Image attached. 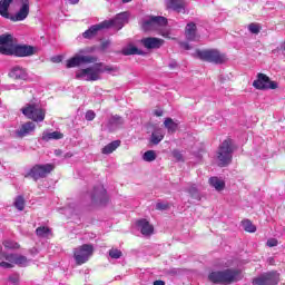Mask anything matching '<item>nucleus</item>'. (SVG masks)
<instances>
[{
    "label": "nucleus",
    "mask_w": 285,
    "mask_h": 285,
    "mask_svg": "<svg viewBox=\"0 0 285 285\" xmlns=\"http://www.w3.org/2000/svg\"><path fill=\"white\" fill-rule=\"evenodd\" d=\"M30 14V0H1L0 16L11 21H26Z\"/></svg>",
    "instance_id": "1"
},
{
    "label": "nucleus",
    "mask_w": 285,
    "mask_h": 285,
    "mask_svg": "<svg viewBox=\"0 0 285 285\" xmlns=\"http://www.w3.org/2000/svg\"><path fill=\"white\" fill-rule=\"evenodd\" d=\"M126 23H128V12H121L116 14L114 19L104 20L98 24H92L82 33V37L83 39H95V37L99 35L100 30H108L109 28L121 30Z\"/></svg>",
    "instance_id": "2"
},
{
    "label": "nucleus",
    "mask_w": 285,
    "mask_h": 285,
    "mask_svg": "<svg viewBox=\"0 0 285 285\" xmlns=\"http://www.w3.org/2000/svg\"><path fill=\"white\" fill-rule=\"evenodd\" d=\"M242 279H244V274L242 269L237 268L215 271L208 274V281L212 284H236V282H242Z\"/></svg>",
    "instance_id": "3"
},
{
    "label": "nucleus",
    "mask_w": 285,
    "mask_h": 285,
    "mask_svg": "<svg viewBox=\"0 0 285 285\" xmlns=\"http://www.w3.org/2000/svg\"><path fill=\"white\" fill-rule=\"evenodd\" d=\"M112 68L105 67L104 63H95L88 68L76 71V79L80 81H99L101 72H111Z\"/></svg>",
    "instance_id": "4"
},
{
    "label": "nucleus",
    "mask_w": 285,
    "mask_h": 285,
    "mask_svg": "<svg viewBox=\"0 0 285 285\" xmlns=\"http://www.w3.org/2000/svg\"><path fill=\"white\" fill-rule=\"evenodd\" d=\"M233 153H235V147L233 146V139H225L217 151L218 166L225 168L233 161Z\"/></svg>",
    "instance_id": "5"
},
{
    "label": "nucleus",
    "mask_w": 285,
    "mask_h": 285,
    "mask_svg": "<svg viewBox=\"0 0 285 285\" xmlns=\"http://www.w3.org/2000/svg\"><path fill=\"white\" fill-rule=\"evenodd\" d=\"M95 253V246L92 244H83L79 246L78 248L73 249V258L77 264V266H81L92 257V254Z\"/></svg>",
    "instance_id": "6"
},
{
    "label": "nucleus",
    "mask_w": 285,
    "mask_h": 285,
    "mask_svg": "<svg viewBox=\"0 0 285 285\" xmlns=\"http://www.w3.org/2000/svg\"><path fill=\"white\" fill-rule=\"evenodd\" d=\"M196 55L202 61H207L208 63L219 65L226 61V56L217 49L197 50Z\"/></svg>",
    "instance_id": "7"
},
{
    "label": "nucleus",
    "mask_w": 285,
    "mask_h": 285,
    "mask_svg": "<svg viewBox=\"0 0 285 285\" xmlns=\"http://www.w3.org/2000/svg\"><path fill=\"white\" fill-rule=\"evenodd\" d=\"M82 63H97V57L86 55V49H81L79 53L67 60V68H77Z\"/></svg>",
    "instance_id": "8"
},
{
    "label": "nucleus",
    "mask_w": 285,
    "mask_h": 285,
    "mask_svg": "<svg viewBox=\"0 0 285 285\" xmlns=\"http://www.w3.org/2000/svg\"><path fill=\"white\" fill-rule=\"evenodd\" d=\"M21 111L24 117L32 121L41 122L46 119V110L39 105H27Z\"/></svg>",
    "instance_id": "9"
},
{
    "label": "nucleus",
    "mask_w": 285,
    "mask_h": 285,
    "mask_svg": "<svg viewBox=\"0 0 285 285\" xmlns=\"http://www.w3.org/2000/svg\"><path fill=\"white\" fill-rule=\"evenodd\" d=\"M55 170V165L46 164V165H35L24 177H31L32 179H43L48 177Z\"/></svg>",
    "instance_id": "10"
},
{
    "label": "nucleus",
    "mask_w": 285,
    "mask_h": 285,
    "mask_svg": "<svg viewBox=\"0 0 285 285\" xmlns=\"http://www.w3.org/2000/svg\"><path fill=\"white\" fill-rule=\"evenodd\" d=\"M91 204L95 206H106L110 198L108 197V191L104 185H97L92 188L91 194Z\"/></svg>",
    "instance_id": "11"
},
{
    "label": "nucleus",
    "mask_w": 285,
    "mask_h": 285,
    "mask_svg": "<svg viewBox=\"0 0 285 285\" xmlns=\"http://www.w3.org/2000/svg\"><path fill=\"white\" fill-rule=\"evenodd\" d=\"M279 284V273L272 271L263 273L252 279V285H277Z\"/></svg>",
    "instance_id": "12"
},
{
    "label": "nucleus",
    "mask_w": 285,
    "mask_h": 285,
    "mask_svg": "<svg viewBox=\"0 0 285 285\" xmlns=\"http://www.w3.org/2000/svg\"><path fill=\"white\" fill-rule=\"evenodd\" d=\"M256 90H277L278 85L275 81H272L268 76L265 73H257V79L253 82Z\"/></svg>",
    "instance_id": "13"
},
{
    "label": "nucleus",
    "mask_w": 285,
    "mask_h": 285,
    "mask_svg": "<svg viewBox=\"0 0 285 285\" xmlns=\"http://www.w3.org/2000/svg\"><path fill=\"white\" fill-rule=\"evenodd\" d=\"M32 55H35V47L30 45H13L7 56L32 57Z\"/></svg>",
    "instance_id": "14"
},
{
    "label": "nucleus",
    "mask_w": 285,
    "mask_h": 285,
    "mask_svg": "<svg viewBox=\"0 0 285 285\" xmlns=\"http://www.w3.org/2000/svg\"><path fill=\"white\" fill-rule=\"evenodd\" d=\"M126 124L124 118L119 115L111 116L107 122L102 124V128L105 130H108L109 132H115V130H118V128H121Z\"/></svg>",
    "instance_id": "15"
},
{
    "label": "nucleus",
    "mask_w": 285,
    "mask_h": 285,
    "mask_svg": "<svg viewBox=\"0 0 285 285\" xmlns=\"http://www.w3.org/2000/svg\"><path fill=\"white\" fill-rule=\"evenodd\" d=\"M140 43L147 50H157V49H159L160 47L164 46V39L155 38V37H148V38H142L140 40Z\"/></svg>",
    "instance_id": "16"
},
{
    "label": "nucleus",
    "mask_w": 285,
    "mask_h": 285,
    "mask_svg": "<svg viewBox=\"0 0 285 285\" xmlns=\"http://www.w3.org/2000/svg\"><path fill=\"white\" fill-rule=\"evenodd\" d=\"M12 36L11 35H1L0 36V55H9L13 48Z\"/></svg>",
    "instance_id": "17"
},
{
    "label": "nucleus",
    "mask_w": 285,
    "mask_h": 285,
    "mask_svg": "<svg viewBox=\"0 0 285 285\" xmlns=\"http://www.w3.org/2000/svg\"><path fill=\"white\" fill-rule=\"evenodd\" d=\"M37 126L32 121H28L21 126L18 130H16V136L19 137V139H23V137H28V135H32L35 132V129Z\"/></svg>",
    "instance_id": "18"
},
{
    "label": "nucleus",
    "mask_w": 285,
    "mask_h": 285,
    "mask_svg": "<svg viewBox=\"0 0 285 285\" xmlns=\"http://www.w3.org/2000/svg\"><path fill=\"white\" fill-rule=\"evenodd\" d=\"M136 224H137V227L140 228L141 235H145L146 237L155 233V227L150 225V222H148L146 218L137 220Z\"/></svg>",
    "instance_id": "19"
},
{
    "label": "nucleus",
    "mask_w": 285,
    "mask_h": 285,
    "mask_svg": "<svg viewBox=\"0 0 285 285\" xmlns=\"http://www.w3.org/2000/svg\"><path fill=\"white\" fill-rule=\"evenodd\" d=\"M9 77H11V79H22L26 81L28 79V72L22 67L16 66L10 70Z\"/></svg>",
    "instance_id": "20"
},
{
    "label": "nucleus",
    "mask_w": 285,
    "mask_h": 285,
    "mask_svg": "<svg viewBox=\"0 0 285 285\" xmlns=\"http://www.w3.org/2000/svg\"><path fill=\"white\" fill-rule=\"evenodd\" d=\"M185 36L187 41H197V24L194 22L187 23L185 28Z\"/></svg>",
    "instance_id": "21"
},
{
    "label": "nucleus",
    "mask_w": 285,
    "mask_h": 285,
    "mask_svg": "<svg viewBox=\"0 0 285 285\" xmlns=\"http://www.w3.org/2000/svg\"><path fill=\"white\" fill-rule=\"evenodd\" d=\"M166 6L168 10H174V12H184V0H166Z\"/></svg>",
    "instance_id": "22"
},
{
    "label": "nucleus",
    "mask_w": 285,
    "mask_h": 285,
    "mask_svg": "<svg viewBox=\"0 0 285 285\" xmlns=\"http://www.w3.org/2000/svg\"><path fill=\"white\" fill-rule=\"evenodd\" d=\"M121 52L125 57H130V55H140V56L146 55V52H144V50H141L132 45H129V46L122 48Z\"/></svg>",
    "instance_id": "23"
},
{
    "label": "nucleus",
    "mask_w": 285,
    "mask_h": 285,
    "mask_svg": "<svg viewBox=\"0 0 285 285\" xmlns=\"http://www.w3.org/2000/svg\"><path fill=\"white\" fill-rule=\"evenodd\" d=\"M119 146H121V140H114L105 146L101 153L102 155H111V153H115Z\"/></svg>",
    "instance_id": "24"
},
{
    "label": "nucleus",
    "mask_w": 285,
    "mask_h": 285,
    "mask_svg": "<svg viewBox=\"0 0 285 285\" xmlns=\"http://www.w3.org/2000/svg\"><path fill=\"white\" fill-rule=\"evenodd\" d=\"M52 139H63V134H61V131H53V132H49V131H45L42 134V141H50Z\"/></svg>",
    "instance_id": "25"
},
{
    "label": "nucleus",
    "mask_w": 285,
    "mask_h": 285,
    "mask_svg": "<svg viewBox=\"0 0 285 285\" xmlns=\"http://www.w3.org/2000/svg\"><path fill=\"white\" fill-rule=\"evenodd\" d=\"M209 186H212V188H215L217 193H222V190L226 188V183L223 179H209Z\"/></svg>",
    "instance_id": "26"
},
{
    "label": "nucleus",
    "mask_w": 285,
    "mask_h": 285,
    "mask_svg": "<svg viewBox=\"0 0 285 285\" xmlns=\"http://www.w3.org/2000/svg\"><path fill=\"white\" fill-rule=\"evenodd\" d=\"M2 245L8 250H19L21 248V245H19V243L11 240V239L3 240Z\"/></svg>",
    "instance_id": "27"
},
{
    "label": "nucleus",
    "mask_w": 285,
    "mask_h": 285,
    "mask_svg": "<svg viewBox=\"0 0 285 285\" xmlns=\"http://www.w3.org/2000/svg\"><path fill=\"white\" fill-rule=\"evenodd\" d=\"M242 226L246 233H255L257 227L250 222V219L242 220Z\"/></svg>",
    "instance_id": "28"
},
{
    "label": "nucleus",
    "mask_w": 285,
    "mask_h": 285,
    "mask_svg": "<svg viewBox=\"0 0 285 285\" xmlns=\"http://www.w3.org/2000/svg\"><path fill=\"white\" fill-rule=\"evenodd\" d=\"M164 139V131L161 129H157L151 134V144H159Z\"/></svg>",
    "instance_id": "29"
},
{
    "label": "nucleus",
    "mask_w": 285,
    "mask_h": 285,
    "mask_svg": "<svg viewBox=\"0 0 285 285\" xmlns=\"http://www.w3.org/2000/svg\"><path fill=\"white\" fill-rule=\"evenodd\" d=\"M164 124H165V128H167L168 132H175L178 128L177 122L173 121V118H166Z\"/></svg>",
    "instance_id": "30"
},
{
    "label": "nucleus",
    "mask_w": 285,
    "mask_h": 285,
    "mask_svg": "<svg viewBox=\"0 0 285 285\" xmlns=\"http://www.w3.org/2000/svg\"><path fill=\"white\" fill-rule=\"evenodd\" d=\"M52 230L49 227L40 226L36 229L37 237H48Z\"/></svg>",
    "instance_id": "31"
},
{
    "label": "nucleus",
    "mask_w": 285,
    "mask_h": 285,
    "mask_svg": "<svg viewBox=\"0 0 285 285\" xmlns=\"http://www.w3.org/2000/svg\"><path fill=\"white\" fill-rule=\"evenodd\" d=\"M142 30L148 32V30H154L155 28V22L153 21V16L149 17L148 19L142 20L141 23Z\"/></svg>",
    "instance_id": "32"
},
{
    "label": "nucleus",
    "mask_w": 285,
    "mask_h": 285,
    "mask_svg": "<svg viewBox=\"0 0 285 285\" xmlns=\"http://www.w3.org/2000/svg\"><path fill=\"white\" fill-rule=\"evenodd\" d=\"M151 18H153V22H154L155 28L157 26H166L168 23V19H166L165 17L151 16Z\"/></svg>",
    "instance_id": "33"
},
{
    "label": "nucleus",
    "mask_w": 285,
    "mask_h": 285,
    "mask_svg": "<svg viewBox=\"0 0 285 285\" xmlns=\"http://www.w3.org/2000/svg\"><path fill=\"white\" fill-rule=\"evenodd\" d=\"M13 206L17 208V210H23V208H26V199L23 196L16 197Z\"/></svg>",
    "instance_id": "34"
},
{
    "label": "nucleus",
    "mask_w": 285,
    "mask_h": 285,
    "mask_svg": "<svg viewBox=\"0 0 285 285\" xmlns=\"http://www.w3.org/2000/svg\"><path fill=\"white\" fill-rule=\"evenodd\" d=\"M17 266H27L28 265V257L23 255L16 254L14 263Z\"/></svg>",
    "instance_id": "35"
},
{
    "label": "nucleus",
    "mask_w": 285,
    "mask_h": 285,
    "mask_svg": "<svg viewBox=\"0 0 285 285\" xmlns=\"http://www.w3.org/2000/svg\"><path fill=\"white\" fill-rule=\"evenodd\" d=\"M144 161H155L157 159V154L153 150H148L142 155Z\"/></svg>",
    "instance_id": "36"
},
{
    "label": "nucleus",
    "mask_w": 285,
    "mask_h": 285,
    "mask_svg": "<svg viewBox=\"0 0 285 285\" xmlns=\"http://www.w3.org/2000/svg\"><path fill=\"white\" fill-rule=\"evenodd\" d=\"M122 255L124 253L118 248L109 249V257H111V259H119Z\"/></svg>",
    "instance_id": "37"
},
{
    "label": "nucleus",
    "mask_w": 285,
    "mask_h": 285,
    "mask_svg": "<svg viewBox=\"0 0 285 285\" xmlns=\"http://www.w3.org/2000/svg\"><path fill=\"white\" fill-rule=\"evenodd\" d=\"M188 193L194 199H202V197H199V190H197V187H189Z\"/></svg>",
    "instance_id": "38"
},
{
    "label": "nucleus",
    "mask_w": 285,
    "mask_h": 285,
    "mask_svg": "<svg viewBox=\"0 0 285 285\" xmlns=\"http://www.w3.org/2000/svg\"><path fill=\"white\" fill-rule=\"evenodd\" d=\"M248 30H249V32H252V35H259L261 27L257 23H250L248 26Z\"/></svg>",
    "instance_id": "39"
},
{
    "label": "nucleus",
    "mask_w": 285,
    "mask_h": 285,
    "mask_svg": "<svg viewBox=\"0 0 285 285\" xmlns=\"http://www.w3.org/2000/svg\"><path fill=\"white\" fill-rule=\"evenodd\" d=\"M95 117H97L95 110H87L85 114L86 121H95Z\"/></svg>",
    "instance_id": "40"
},
{
    "label": "nucleus",
    "mask_w": 285,
    "mask_h": 285,
    "mask_svg": "<svg viewBox=\"0 0 285 285\" xmlns=\"http://www.w3.org/2000/svg\"><path fill=\"white\" fill-rule=\"evenodd\" d=\"M174 159H176V161H184V155L181 154V151L175 149L173 153H171Z\"/></svg>",
    "instance_id": "41"
},
{
    "label": "nucleus",
    "mask_w": 285,
    "mask_h": 285,
    "mask_svg": "<svg viewBox=\"0 0 285 285\" xmlns=\"http://www.w3.org/2000/svg\"><path fill=\"white\" fill-rule=\"evenodd\" d=\"M168 208H170V205L168 203L156 204V210H168Z\"/></svg>",
    "instance_id": "42"
},
{
    "label": "nucleus",
    "mask_w": 285,
    "mask_h": 285,
    "mask_svg": "<svg viewBox=\"0 0 285 285\" xmlns=\"http://www.w3.org/2000/svg\"><path fill=\"white\" fill-rule=\"evenodd\" d=\"M8 279L11 284H19V274H13L12 276H9Z\"/></svg>",
    "instance_id": "43"
},
{
    "label": "nucleus",
    "mask_w": 285,
    "mask_h": 285,
    "mask_svg": "<svg viewBox=\"0 0 285 285\" xmlns=\"http://www.w3.org/2000/svg\"><path fill=\"white\" fill-rule=\"evenodd\" d=\"M277 244H278V242H277L276 238H269L267 240V246H269V248H273V247L277 246Z\"/></svg>",
    "instance_id": "44"
},
{
    "label": "nucleus",
    "mask_w": 285,
    "mask_h": 285,
    "mask_svg": "<svg viewBox=\"0 0 285 285\" xmlns=\"http://www.w3.org/2000/svg\"><path fill=\"white\" fill-rule=\"evenodd\" d=\"M0 266L2 268H14V265L12 263H8V262H1Z\"/></svg>",
    "instance_id": "45"
},
{
    "label": "nucleus",
    "mask_w": 285,
    "mask_h": 285,
    "mask_svg": "<svg viewBox=\"0 0 285 285\" xmlns=\"http://www.w3.org/2000/svg\"><path fill=\"white\" fill-rule=\"evenodd\" d=\"M16 257H17V254H9L7 256V261L6 262H10L11 264H14Z\"/></svg>",
    "instance_id": "46"
},
{
    "label": "nucleus",
    "mask_w": 285,
    "mask_h": 285,
    "mask_svg": "<svg viewBox=\"0 0 285 285\" xmlns=\"http://www.w3.org/2000/svg\"><path fill=\"white\" fill-rule=\"evenodd\" d=\"M180 48H184V50H190V45L188 42H180Z\"/></svg>",
    "instance_id": "47"
},
{
    "label": "nucleus",
    "mask_w": 285,
    "mask_h": 285,
    "mask_svg": "<svg viewBox=\"0 0 285 285\" xmlns=\"http://www.w3.org/2000/svg\"><path fill=\"white\" fill-rule=\"evenodd\" d=\"M109 46H110V40H106V41L101 42L102 50H106V48H108Z\"/></svg>",
    "instance_id": "48"
},
{
    "label": "nucleus",
    "mask_w": 285,
    "mask_h": 285,
    "mask_svg": "<svg viewBox=\"0 0 285 285\" xmlns=\"http://www.w3.org/2000/svg\"><path fill=\"white\" fill-rule=\"evenodd\" d=\"M51 61H52L53 63H60V61H61V56H57V57L51 58Z\"/></svg>",
    "instance_id": "49"
},
{
    "label": "nucleus",
    "mask_w": 285,
    "mask_h": 285,
    "mask_svg": "<svg viewBox=\"0 0 285 285\" xmlns=\"http://www.w3.org/2000/svg\"><path fill=\"white\" fill-rule=\"evenodd\" d=\"M154 115H156V117H161L164 115V111L161 109H156L154 111Z\"/></svg>",
    "instance_id": "50"
},
{
    "label": "nucleus",
    "mask_w": 285,
    "mask_h": 285,
    "mask_svg": "<svg viewBox=\"0 0 285 285\" xmlns=\"http://www.w3.org/2000/svg\"><path fill=\"white\" fill-rule=\"evenodd\" d=\"M279 51H282V55L285 56V42L281 45V47L278 48Z\"/></svg>",
    "instance_id": "51"
},
{
    "label": "nucleus",
    "mask_w": 285,
    "mask_h": 285,
    "mask_svg": "<svg viewBox=\"0 0 285 285\" xmlns=\"http://www.w3.org/2000/svg\"><path fill=\"white\" fill-rule=\"evenodd\" d=\"M55 155H56V157H61V155H62L61 149H56Z\"/></svg>",
    "instance_id": "52"
},
{
    "label": "nucleus",
    "mask_w": 285,
    "mask_h": 285,
    "mask_svg": "<svg viewBox=\"0 0 285 285\" xmlns=\"http://www.w3.org/2000/svg\"><path fill=\"white\" fill-rule=\"evenodd\" d=\"M154 285H166V282H164V281H155L154 282Z\"/></svg>",
    "instance_id": "53"
},
{
    "label": "nucleus",
    "mask_w": 285,
    "mask_h": 285,
    "mask_svg": "<svg viewBox=\"0 0 285 285\" xmlns=\"http://www.w3.org/2000/svg\"><path fill=\"white\" fill-rule=\"evenodd\" d=\"M10 254H6V253H0V259H6L7 261V257L9 256Z\"/></svg>",
    "instance_id": "54"
},
{
    "label": "nucleus",
    "mask_w": 285,
    "mask_h": 285,
    "mask_svg": "<svg viewBox=\"0 0 285 285\" xmlns=\"http://www.w3.org/2000/svg\"><path fill=\"white\" fill-rule=\"evenodd\" d=\"M9 90H19V87L17 85H10Z\"/></svg>",
    "instance_id": "55"
},
{
    "label": "nucleus",
    "mask_w": 285,
    "mask_h": 285,
    "mask_svg": "<svg viewBox=\"0 0 285 285\" xmlns=\"http://www.w3.org/2000/svg\"><path fill=\"white\" fill-rule=\"evenodd\" d=\"M68 1H69V3H71L72 6L79 3V0H68Z\"/></svg>",
    "instance_id": "56"
},
{
    "label": "nucleus",
    "mask_w": 285,
    "mask_h": 285,
    "mask_svg": "<svg viewBox=\"0 0 285 285\" xmlns=\"http://www.w3.org/2000/svg\"><path fill=\"white\" fill-rule=\"evenodd\" d=\"M169 68H177V62H171V63H169Z\"/></svg>",
    "instance_id": "57"
},
{
    "label": "nucleus",
    "mask_w": 285,
    "mask_h": 285,
    "mask_svg": "<svg viewBox=\"0 0 285 285\" xmlns=\"http://www.w3.org/2000/svg\"><path fill=\"white\" fill-rule=\"evenodd\" d=\"M70 157H72V154H70V153H67V154L65 155V158H66V159H68V158H70Z\"/></svg>",
    "instance_id": "58"
},
{
    "label": "nucleus",
    "mask_w": 285,
    "mask_h": 285,
    "mask_svg": "<svg viewBox=\"0 0 285 285\" xmlns=\"http://www.w3.org/2000/svg\"><path fill=\"white\" fill-rule=\"evenodd\" d=\"M132 0H122V3H130Z\"/></svg>",
    "instance_id": "59"
},
{
    "label": "nucleus",
    "mask_w": 285,
    "mask_h": 285,
    "mask_svg": "<svg viewBox=\"0 0 285 285\" xmlns=\"http://www.w3.org/2000/svg\"><path fill=\"white\" fill-rule=\"evenodd\" d=\"M209 179H218L217 177H210Z\"/></svg>",
    "instance_id": "60"
}]
</instances>
